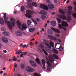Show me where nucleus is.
Segmentation results:
<instances>
[{"instance_id":"1","label":"nucleus","mask_w":76,"mask_h":76,"mask_svg":"<svg viewBox=\"0 0 76 76\" xmlns=\"http://www.w3.org/2000/svg\"><path fill=\"white\" fill-rule=\"evenodd\" d=\"M59 11L61 14H63L62 15H58L59 18L62 19L63 20H66L67 22H71V20H72V18H71V17L70 16H68V18H67L64 15V12L63 11V10L59 9Z\"/></svg>"},{"instance_id":"2","label":"nucleus","mask_w":76,"mask_h":76,"mask_svg":"<svg viewBox=\"0 0 76 76\" xmlns=\"http://www.w3.org/2000/svg\"><path fill=\"white\" fill-rule=\"evenodd\" d=\"M48 6V7L44 4H41L40 5V8L47 10H48V8L49 9H53V8H54V5L51 4H49Z\"/></svg>"},{"instance_id":"3","label":"nucleus","mask_w":76,"mask_h":76,"mask_svg":"<svg viewBox=\"0 0 76 76\" xmlns=\"http://www.w3.org/2000/svg\"><path fill=\"white\" fill-rule=\"evenodd\" d=\"M6 15L7 14L6 13L4 14V16L3 18H4L5 22L6 23H7L8 26L10 29H12V24H11L10 21H7V20H8V17H6Z\"/></svg>"},{"instance_id":"4","label":"nucleus","mask_w":76,"mask_h":76,"mask_svg":"<svg viewBox=\"0 0 76 76\" xmlns=\"http://www.w3.org/2000/svg\"><path fill=\"white\" fill-rule=\"evenodd\" d=\"M48 57L51 63H53L54 61L53 57H54L55 58H56V59H58V56L54 54H53V55H50L49 56H48Z\"/></svg>"},{"instance_id":"5","label":"nucleus","mask_w":76,"mask_h":76,"mask_svg":"<svg viewBox=\"0 0 76 76\" xmlns=\"http://www.w3.org/2000/svg\"><path fill=\"white\" fill-rule=\"evenodd\" d=\"M26 12L27 13L26 14V16L28 18H31L32 17L31 15V14L32 13V11L28 10H26Z\"/></svg>"},{"instance_id":"6","label":"nucleus","mask_w":76,"mask_h":76,"mask_svg":"<svg viewBox=\"0 0 76 76\" xmlns=\"http://www.w3.org/2000/svg\"><path fill=\"white\" fill-rule=\"evenodd\" d=\"M26 70L27 72H33L34 71V69L32 68L30 66H28L27 67Z\"/></svg>"},{"instance_id":"7","label":"nucleus","mask_w":76,"mask_h":76,"mask_svg":"<svg viewBox=\"0 0 76 76\" xmlns=\"http://www.w3.org/2000/svg\"><path fill=\"white\" fill-rule=\"evenodd\" d=\"M44 42L45 43V45H46L47 47H48V48L50 49L51 48V46L48 43V41L45 39H44Z\"/></svg>"},{"instance_id":"8","label":"nucleus","mask_w":76,"mask_h":76,"mask_svg":"<svg viewBox=\"0 0 76 76\" xmlns=\"http://www.w3.org/2000/svg\"><path fill=\"white\" fill-rule=\"evenodd\" d=\"M10 20L13 26H15L16 23V20L14 19L13 18H11L10 19Z\"/></svg>"},{"instance_id":"9","label":"nucleus","mask_w":76,"mask_h":76,"mask_svg":"<svg viewBox=\"0 0 76 76\" xmlns=\"http://www.w3.org/2000/svg\"><path fill=\"white\" fill-rule=\"evenodd\" d=\"M48 37L49 38H50V39H52L53 40H54V41H56L57 40V38L56 37H53V36L49 35L48 36Z\"/></svg>"},{"instance_id":"10","label":"nucleus","mask_w":76,"mask_h":76,"mask_svg":"<svg viewBox=\"0 0 76 76\" xmlns=\"http://www.w3.org/2000/svg\"><path fill=\"white\" fill-rule=\"evenodd\" d=\"M42 65L43 66V69H45V61L44 59L42 60Z\"/></svg>"},{"instance_id":"11","label":"nucleus","mask_w":76,"mask_h":76,"mask_svg":"<svg viewBox=\"0 0 76 76\" xmlns=\"http://www.w3.org/2000/svg\"><path fill=\"white\" fill-rule=\"evenodd\" d=\"M15 33L18 36H21L22 35V32L20 30H18L15 31Z\"/></svg>"},{"instance_id":"12","label":"nucleus","mask_w":76,"mask_h":76,"mask_svg":"<svg viewBox=\"0 0 76 76\" xmlns=\"http://www.w3.org/2000/svg\"><path fill=\"white\" fill-rule=\"evenodd\" d=\"M52 30L54 31V32H56V33H58V34L60 33V31L57 29L54 28L53 27H52Z\"/></svg>"},{"instance_id":"13","label":"nucleus","mask_w":76,"mask_h":76,"mask_svg":"<svg viewBox=\"0 0 76 76\" xmlns=\"http://www.w3.org/2000/svg\"><path fill=\"white\" fill-rule=\"evenodd\" d=\"M30 63L32 65V66H33V67H36L37 66V64H36V63L34 62V61H30Z\"/></svg>"},{"instance_id":"14","label":"nucleus","mask_w":76,"mask_h":76,"mask_svg":"<svg viewBox=\"0 0 76 76\" xmlns=\"http://www.w3.org/2000/svg\"><path fill=\"white\" fill-rule=\"evenodd\" d=\"M28 5L29 6V7L31 9V10H33V6L32 5V3H28Z\"/></svg>"},{"instance_id":"15","label":"nucleus","mask_w":76,"mask_h":76,"mask_svg":"<svg viewBox=\"0 0 76 76\" xmlns=\"http://www.w3.org/2000/svg\"><path fill=\"white\" fill-rule=\"evenodd\" d=\"M61 24L62 26H68V24L67 23L65 22L64 21H63L61 23Z\"/></svg>"},{"instance_id":"16","label":"nucleus","mask_w":76,"mask_h":76,"mask_svg":"<svg viewBox=\"0 0 76 76\" xmlns=\"http://www.w3.org/2000/svg\"><path fill=\"white\" fill-rule=\"evenodd\" d=\"M17 23L18 27L19 28H20V26H21V23H20V21L18 20L17 21Z\"/></svg>"},{"instance_id":"17","label":"nucleus","mask_w":76,"mask_h":76,"mask_svg":"<svg viewBox=\"0 0 76 76\" xmlns=\"http://www.w3.org/2000/svg\"><path fill=\"white\" fill-rule=\"evenodd\" d=\"M3 34L5 36H9L10 34L7 31H5L3 33Z\"/></svg>"},{"instance_id":"18","label":"nucleus","mask_w":76,"mask_h":76,"mask_svg":"<svg viewBox=\"0 0 76 76\" xmlns=\"http://www.w3.org/2000/svg\"><path fill=\"white\" fill-rule=\"evenodd\" d=\"M51 24L52 26H55L56 25V22L54 21L51 22Z\"/></svg>"},{"instance_id":"19","label":"nucleus","mask_w":76,"mask_h":76,"mask_svg":"<svg viewBox=\"0 0 76 76\" xmlns=\"http://www.w3.org/2000/svg\"><path fill=\"white\" fill-rule=\"evenodd\" d=\"M22 29H26L27 28V27L25 24H22Z\"/></svg>"},{"instance_id":"20","label":"nucleus","mask_w":76,"mask_h":76,"mask_svg":"<svg viewBox=\"0 0 76 76\" xmlns=\"http://www.w3.org/2000/svg\"><path fill=\"white\" fill-rule=\"evenodd\" d=\"M0 23L1 25H4V24L3 19L2 18H0Z\"/></svg>"},{"instance_id":"21","label":"nucleus","mask_w":76,"mask_h":76,"mask_svg":"<svg viewBox=\"0 0 76 76\" xmlns=\"http://www.w3.org/2000/svg\"><path fill=\"white\" fill-rule=\"evenodd\" d=\"M58 27L60 29H64V31H66V28H64V27H63L61 24H59Z\"/></svg>"},{"instance_id":"22","label":"nucleus","mask_w":76,"mask_h":76,"mask_svg":"<svg viewBox=\"0 0 76 76\" xmlns=\"http://www.w3.org/2000/svg\"><path fill=\"white\" fill-rule=\"evenodd\" d=\"M2 41H3L4 42H5L6 43H7V42H8V40L7 39H6L5 37H4L2 39Z\"/></svg>"},{"instance_id":"23","label":"nucleus","mask_w":76,"mask_h":76,"mask_svg":"<svg viewBox=\"0 0 76 76\" xmlns=\"http://www.w3.org/2000/svg\"><path fill=\"white\" fill-rule=\"evenodd\" d=\"M40 14L41 15H45L46 14V12L44 11H41L39 12Z\"/></svg>"},{"instance_id":"24","label":"nucleus","mask_w":76,"mask_h":76,"mask_svg":"<svg viewBox=\"0 0 76 76\" xmlns=\"http://www.w3.org/2000/svg\"><path fill=\"white\" fill-rule=\"evenodd\" d=\"M35 31V29L34 28H30L29 29V32H34Z\"/></svg>"},{"instance_id":"25","label":"nucleus","mask_w":76,"mask_h":76,"mask_svg":"<svg viewBox=\"0 0 76 76\" xmlns=\"http://www.w3.org/2000/svg\"><path fill=\"white\" fill-rule=\"evenodd\" d=\"M53 51L54 52L55 54H58V51L56 49L53 50Z\"/></svg>"},{"instance_id":"26","label":"nucleus","mask_w":76,"mask_h":76,"mask_svg":"<svg viewBox=\"0 0 76 76\" xmlns=\"http://www.w3.org/2000/svg\"><path fill=\"white\" fill-rule=\"evenodd\" d=\"M22 53V50H20L18 52L15 53L16 54H20Z\"/></svg>"},{"instance_id":"27","label":"nucleus","mask_w":76,"mask_h":76,"mask_svg":"<svg viewBox=\"0 0 76 76\" xmlns=\"http://www.w3.org/2000/svg\"><path fill=\"white\" fill-rule=\"evenodd\" d=\"M31 20H28L27 21V24L28 26H29L31 24Z\"/></svg>"},{"instance_id":"28","label":"nucleus","mask_w":76,"mask_h":76,"mask_svg":"<svg viewBox=\"0 0 76 76\" xmlns=\"http://www.w3.org/2000/svg\"><path fill=\"white\" fill-rule=\"evenodd\" d=\"M59 50L60 51H63V47L62 46H60L59 48Z\"/></svg>"},{"instance_id":"29","label":"nucleus","mask_w":76,"mask_h":76,"mask_svg":"<svg viewBox=\"0 0 76 76\" xmlns=\"http://www.w3.org/2000/svg\"><path fill=\"white\" fill-rule=\"evenodd\" d=\"M49 44H50V45H51V46H52V47H53V48H54V43L53 42H50L49 43Z\"/></svg>"},{"instance_id":"30","label":"nucleus","mask_w":76,"mask_h":76,"mask_svg":"<svg viewBox=\"0 0 76 76\" xmlns=\"http://www.w3.org/2000/svg\"><path fill=\"white\" fill-rule=\"evenodd\" d=\"M48 33L49 34H53V31L52 30H48Z\"/></svg>"},{"instance_id":"31","label":"nucleus","mask_w":76,"mask_h":76,"mask_svg":"<svg viewBox=\"0 0 76 76\" xmlns=\"http://www.w3.org/2000/svg\"><path fill=\"white\" fill-rule=\"evenodd\" d=\"M21 10L22 12H23L25 10V7L23 6H22L21 8Z\"/></svg>"},{"instance_id":"32","label":"nucleus","mask_w":76,"mask_h":76,"mask_svg":"<svg viewBox=\"0 0 76 76\" xmlns=\"http://www.w3.org/2000/svg\"><path fill=\"white\" fill-rule=\"evenodd\" d=\"M47 63L49 67H51V64H50V62L47 61Z\"/></svg>"},{"instance_id":"33","label":"nucleus","mask_w":76,"mask_h":76,"mask_svg":"<svg viewBox=\"0 0 76 76\" xmlns=\"http://www.w3.org/2000/svg\"><path fill=\"white\" fill-rule=\"evenodd\" d=\"M42 50H43V52H44L45 54V55H46V56H47L48 55V53H47V52L45 51V50H44V49H42Z\"/></svg>"},{"instance_id":"34","label":"nucleus","mask_w":76,"mask_h":76,"mask_svg":"<svg viewBox=\"0 0 76 76\" xmlns=\"http://www.w3.org/2000/svg\"><path fill=\"white\" fill-rule=\"evenodd\" d=\"M32 4L34 6V7H37V4L36 3L33 2L32 3Z\"/></svg>"},{"instance_id":"35","label":"nucleus","mask_w":76,"mask_h":76,"mask_svg":"<svg viewBox=\"0 0 76 76\" xmlns=\"http://www.w3.org/2000/svg\"><path fill=\"white\" fill-rule=\"evenodd\" d=\"M57 19L58 23H60L61 22V20L59 18H57Z\"/></svg>"},{"instance_id":"36","label":"nucleus","mask_w":76,"mask_h":76,"mask_svg":"<svg viewBox=\"0 0 76 76\" xmlns=\"http://www.w3.org/2000/svg\"><path fill=\"white\" fill-rule=\"evenodd\" d=\"M36 61H37V63H38V64H39L40 63V62H39V60L38 58H37V59L36 60Z\"/></svg>"},{"instance_id":"37","label":"nucleus","mask_w":76,"mask_h":76,"mask_svg":"<svg viewBox=\"0 0 76 76\" xmlns=\"http://www.w3.org/2000/svg\"><path fill=\"white\" fill-rule=\"evenodd\" d=\"M15 57V56H14L12 57L13 58V61H16V60H17V58Z\"/></svg>"},{"instance_id":"38","label":"nucleus","mask_w":76,"mask_h":76,"mask_svg":"<svg viewBox=\"0 0 76 76\" xmlns=\"http://www.w3.org/2000/svg\"><path fill=\"white\" fill-rule=\"evenodd\" d=\"M34 76H40L39 74L37 73H34Z\"/></svg>"},{"instance_id":"39","label":"nucleus","mask_w":76,"mask_h":76,"mask_svg":"<svg viewBox=\"0 0 76 76\" xmlns=\"http://www.w3.org/2000/svg\"><path fill=\"white\" fill-rule=\"evenodd\" d=\"M72 16L74 18H76V13H74L73 14Z\"/></svg>"},{"instance_id":"40","label":"nucleus","mask_w":76,"mask_h":76,"mask_svg":"<svg viewBox=\"0 0 76 76\" xmlns=\"http://www.w3.org/2000/svg\"><path fill=\"white\" fill-rule=\"evenodd\" d=\"M22 69H23L24 68V64H21L20 65Z\"/></svg>"},{"instance_id":"41","label":"nucleus","mask_w":76,"mask_h":76,"mask_svg":"<svg viewBox=\"0 0 76 76\" xmlns=\"http://www.w3.org/2000/svg\"><path fill=\"white\" fill-rule=\"evenodd\" d=\"M39 48H44V46L42 45H40Z\"/></svg>"},{"instance_id":"42","label":"nucleus","mask_w":76,"mask_h":76,"mask_svg":"<svg viewBox=\"0 0 76 76\" xmlns=\"http://www.w3.org/2000/svg\"><path fill=\"white\" fill-rule=\"evenodd\" d=\"M41 17L42 19H45V16L44 15H42Z\"/></svg>"},{"instance_id":"43","label":"nucleus","mask_w":76,"mask_h":76,"mask_svg":"<svg viewBox=\"0 0 76 76\" xmlns=\"http://www.w3.org/2000/svg\"><path fill=\"white\" fill-rule=\"evenodd\" d=\"M21 53H23L24 55H26L27 54V52H25L24 53L22 52Z\"/></svg>"},{"instance_id":"44","label":"nucleus","mask_w":76,"mask_h":76,"mask_svg":"<svg viewBox=\"0 0 76 76\" xmlns=\"http://www.w3.org/2000/svg\"><path fill=\"white\" fill-rule=\"evenodd\" d=\"M69 10H71L72 9V7L71 6H69L68 7Z\"/></svg>"},{"instance_id":"45","label":"nucleus","mask_w":76,"mask_h":76,"mask_svg":"<svg viewBox=\"0 0 76 76\" xmlns=\"http://www.w3.org/2000/svg\"><path fill=\"white\" fill-rule=\"evenodd\" d=\"M36 20L37 22H40V19H39V18H37Z\"/></svg>"},{"instance_id":"46","label":"nucleus","mask_w":76,"mask_h":76,"mask_svg":"<svg viewBox=\"0 0 76 76\" xmlns=\"http://www.w3.org/2000/svg\"><path fill=\"white\" fill-rule=\"evenodd\" d=\"M47 70L48 71H50V68L48 66H47Z\"/></svg>"},{"instance_id":"47","label":"nucleus","mask_w":76,"mask_h":76,"mask_svg":"<svg viewBox=\"0 0 76 76\" xmlns=\"http://www.w3.org/2000/svg\"><path fill=\"white\" fill-rule=\"evenodd\" d=\"M23 55H24L23 53H21V54L20 55V57H23Z\"/></svg>"},{"instance_id":"48","label":"nucleus","mask_w":76,"mask_h":76,"mask_svg":"<svg viewBox=\"0 0 76 76\" xmlns=\"http://www.w3.org/2000/svg\"><path fill=\"white\" fill-rule=\"evenodd\" d=\"M38 50H39V51H40V52H41V53L42 52V50H41V49H40L39 48H38Z\"/></svg>"},{"instance_id":"49","label":"nucleus","mask_w":76,"mask_h":76,"mask_svg":"<svg viewBox=\"0 0 76 76\" xmlns=\"http://www.w3.org/2000/svg\"><path fill=\"white\" fill-rule=\"evenodd\" d=\"M33 22L35 23V24H36V25H37V22L34 21V20H33Z\"/></svg>"},{"instance_id":"50","label":"nucleus","mask_w":76,"mask_h":76,"mask_svg":"<svg viewBox=\"0 0 76 76\" xmlns=\"http://www.w3.org/2000/svg\"><path fill=\"white\" fill-rule=\"evenodd\" d=\"M28 2H32V0H27Z\"/></svg>"},{"instance_id":"51","label":"nucleus","mask_w":76,"mask_h":76,"mask_svg":"<svg viewBox=\"0 0 76 76\" xmlns=\"http://www.w3.org/2000/svg\"><path fill=\"white\" fill-rule=\"evenodd\" d=\"M26 47V45H24L22 46V47L23 48H25Z\"/></svg>"},{"instance_id":"52","label":"nucleus","mask_w":76,"mask_h":76,"mask_svg":"<svg viewBox=\"0 0 76 76\" xmlns=\"http://www.w3.org/2000/svg\"><path fill=\"white\" fill-rule=\"evenodd\" d=\"M3 52L4 53H7V51H6V50H3Z\"/></svg>"},{"instance_id":"53","label":"nucleus","mask_w":76,"mask_h":76,"mask_svg":"<svg viewBox=\"0 0 76 76\" xmlns=\"http://www.w3.org/2000/svg\"><path fill=\"white\" fill-rule=\"evenodd\" d=\"M17 66H18V65L17 64H15V65H14L15 68H16L17 67Z\"/></svg>"},{"instance_id":"54","label":"nucleus","mask_w":76,"mask_h":76,"mask_svg":"<svg viewBox=\"0 0 76 76\" xmlns=\"http://www.w3.org/2000/svg\"><path fill=\"white\" fill-rule=\"evenodd\" d=\"M47 3H50V0H47Z\"/></svg>"},{"instance_id":"55","label":"nucleus","mask_w":76,"mask_h":76,"mask_svg":"<svg viewBox=\"0 0 76 76\" xmlns=\"http://www.w3.org/2000/svg\"><path fill=\"white\" fill-rule=\"evenodd\" d=\"M60 35H59V34H57L56 35V37H60Z\"/></svg>"},{"instance_id":"56","label":"nucleus","mask_w":76,"mask_h":76,"mask_svg":"<svg viewBox=\"0 0 76 76\" xmlns=\"http://www.w3.org/2000/svg\"><path fill=\"white\" fill-rule=\"evenodd\" d=\"M69 1H69V0H68L66 1V4H67V3H69Z\"/></svg>"},{"instance_id":"57","label":"nucleus","mask_w":76,"mask_h":76,"mask_svg":"<svg viewBox=\"0 0 76 76\" xmlns=\"http://www.w3.org/2000/svg\"><path fill=\"white\" fill-rule=\"evenodd\" d=\"M54 2L55 3H57V0H54Z\"/></svg>"},{"instance_id":"58","label":"nucleus","mask_w":76,"mask_h":76,"mask_svg":"<svg viewBox=\"0 0 76 76\" xmlns=\"http://www.w3.org/2000/svg\"><path fill=\"white\" fill-rule=\"evenodd\" d=\"M58 41H59L60 42H61V40H60V39H58Z\"/></svg>"},{"instance_id":"59","label":"nucleus","mask_w":76,"mask_h":76,"mask_svg":"<svg viewBox=\"0 0 76 76\" xmlns=\"http://www.w3.org/2000/svg\"><path fill=\"white\" fill-rule=\"evenodd\" d=\"M7 75V74H6V73H5V74H4L3 75L4 76H6Z\"/></svg>"},{"instance_id":"60","label":"nucleus","mask_w":76,"mask_h":76,"mask_svg":"<svg viewBox=\"0 0 76 76\" xmlns=\"http://www.w3.org/2000/svg\"><path fill=\"white\" fill-rule=\"evenodd\" d=\"M30 45H32V42H31L30 43Z\"/></svg>"},{"instance_id":"61","label":"nucleus","mask_w":76,"mask_h":76,"mask_svg":"<svg viewBox=\"0 0 76 76\" xmlns=\"http://www.w3.org/2000/svg\"><path fill=\"white\" fill-rule=\"evenodd\" d=\"M37 44H38V42H35V44H36V45H37Z\"/></svg>"},{"instance_id":"62","label":"nucleus","mask_w":76,"mask_h":76,"mask_svg":"<svg viewBox=\"0 0 76 76\" xmlns=\"http://www.w3.org/2000/svg\"><path fill=\"white\" fill-rule=\"evenodd\" d=\"M16 13H17L16 11H14V14H16Z\"/></svg>"},{"instance_id":"63","label":"nucleus","mask_w":76,"mask_h":76,"mask_svg":"<svg viewBox=\"0 0 76 76\" xmlns=\"http://www.w3.org/2000/svg\"><path fill=\"white\" fill-rule=\"evenodd\" d=\"M74 9H75V11L76 12V7H75Z\"/></svg>"},{"instance_id":"64","label":"nucleus","mask_w":76,"mask_h":76,"mask_svg":"<svg viewBox=\"0 0 76 76\" xmlns=\"http://www.w3.org/2000/svg\"><path fill=\"white\" fill-rule=\"evenodd\" d=\"M17 76H21V75L20 74H18Z\"/></svg>"}]
</instances>
